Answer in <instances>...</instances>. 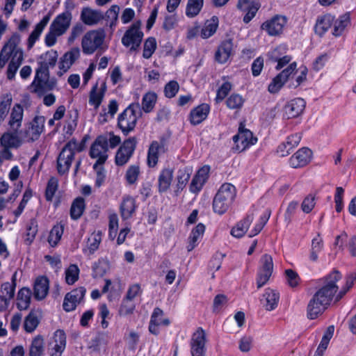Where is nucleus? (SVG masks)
Wrapping results in <instances>:
<instances>
[{"label":"nucleus","instance_id":"24","mask_svg":"<svg viewBox=\"0 0 356 356\" xmlns=\"http://www.w3.org/2000/svg\"><path fill=\"white\" fill-rule=\"evenodd\" d=\"M106 90V85L104 81L101 83L100 86L97 83L91 89L89 95V104L93 106L95 109H97L102 104Z\"/></svg>","mask_w":356,"mask_h":356},{"label":"nucleus","instance_id":"53","mask_svg":"<svg viewBox=\"0 0 356 356\" xmlns=\"http://www.w3.org/2000/svg\"><path fill=\"white\" fill-rule=\"evenodd\" d=\"M260 7L259 0H246V23L255 16Z\"/></svg>","mask_w":356,"mask_h":356},{"label":"nucleus","instance_id":"59","mask_svg":"<svg viewBox=\"0 0 356 356\" xmlns=\"http://www.w3.org/2000/svg\"><path fill=\"white\" fill-rule=\"evenodd\" d=\"M119 10L120 7L118 6L114 5L112 6L107 12L108 15V17L111 19L108 26L111 30H113L117 25Z\"/></svg>","mask_w":356,"mask_h":356},{"label":"nucleus","instance_id":"12","mask_svg":"<svg viewBox=\"0 0 356 356\" xmlns=\"http://www.w3.org/2000/svg\"><path fill=\"white\" fill-rule=\"evenodd\" d=\"M287 22L286 17L282 15H275L271 19L264 22L261 28L270 36H277L280 35Z\"/></svg>","mask_w":356,"mask_h":356},{"label":"nucleus","instance_id":"57","mask_svg":"<svg viewBox=\"0 0 356 356\" xmlns=\"http://www.w3.org/2000/svg\"><path fill=\"white\" fill-rule=\"evenodd\" d=\"M38 232V223L35 219H31L26 229V241L30 244L35 237V235Z\"/></svg>","mask_w":356,"mask_h":356},{"label":"nucleus","instance_id":"46","mask_svg":"<svg viewBox=\"0 0 356 356\" xmlns=\"http://www.w3.org/2000/svg\"><path fill=\"white\" fill-rule=\"evenodd\" d=\"M17 273L15 272L12 277V282H5L1 286L0 298L13 299L15 295V280Z\"/></svg>","mask_w":356,"mask_h":356},{"label":"nucleus","instance_id":"21","mask_svg":"<svg viewBox=\"0 0 356 356\" xmlns=\"http://www.w3.org/2000/svg\"><path fill=\"white\" fill-rule=\"evenodd\" d=\"M312 152L307 147L298 149L289 159V165L293 168H302L311 161Z\"/></svg>","mask_w":356,"mask_h":356},{"label":"nucleus","instance_id":"36","mask_svg":"<svg viewBox=\"0 0 356 356\" xmlns=\"http://www.w3.org/2000/svg\"><path fill=\"white\" fill-rule=\"evenodd\" d=\"M24 110L21 105L15 104L11 111L9 120V126L14 131L21 127L23 118Z\"/></svg>","mask_w":356,"mask_h":356},{"label":"nucleus","instance_id":"26","mask_svg":"<svg viewBox=\"0 0 356 356\" xmlns=\"http://www.w3.org/2000/svg\"><path fill=\"white\" fill-rule=\"evenodd\" d=\"M301 138L302 136L300 134H295L289 136L286 142L282 143L278 146L277 153L280 156L289 155L291 151L299 145Z\"/></svg>","mask_w":356,"mask_h":356},{"label":"nucleus","instance_id":"39","mask_svg":"<svg viewBox=\"0 0 356 356\" xmlns=\"http://www.w3.org/2000/svg\"><path fill=\"white\" fill-rule=\"evenodd\" d=\"M157 98L156 92L152 91L146 92L143 95L141 102V109L145 113H151L155 107Z\"/></svg>","mask_w":356,"mask_h":356},{"label":"nucleus","instance_id":"38","mask_svg":"<svg viewBox=\"0 0 356 356\" xmlns=\"http://www.w3.org/2000/svg\"><path fill=\"white\" fill-rule=\"evenodd\" d=\"M334 17L330 14L325 15L318 19L315 25L316 33L319 35H323L332 25Z\"/></svg>","mask_w":356,"mask_h":356},{"label":"nucleus","instance_id":"16","mask_svg":"<svg viewBox=\"0 0 356 356\" xmlns=\"http://www.w3.org/2000/svg\"><path fill=\"white\" fill-rule=\"evenodd\" d=\"M44 118L42 116L35 117L29 124L24 132V140L26 141H34L38 139L44 130Z\"/></svg>","mask_w":356,"mask_h":356},{"label":"nucleus","instance_id":"25","mask_svg":"<svg viewBox=\"0 0 356 356\" xmlns=\"http://www.w3.org/2000/svg\"><path fill=\"white\" fill-rule=\"evenodd\" d=\"M49 283L47 277L43 275L38 276L35 279L33 285L35 298L38 300L44 299L49 292Z\"/></svg>","mask_w":356,"mask_h":356},{"label":"nucleus","instance_id":"58","mask_svg":"<svg viewBox=\"0 0 356 356\" xmlns=\"http://www.w3.org/2000/svg\"><path fill=\"white\" fill-rule=\"evenodd\" d=\"M228 299L223 294L217 295L213 300V311L215 313L220 312L227 304Z\"/></svg>","mask_w":356,"mask_h":356},{"label":"nucleus","instance_id":"40","mask_svg":"<svg viewBox=\"0 0 356 356\" xmlns=\"http://www.w3.org/2000/svg\"><path fill=\"white\" fill-rule=\"evenodd\" d=\"M218 26V19L217 17L213 16L205 22L201 30V37L204 39L210 38L216 32Z\"/></svg>","mask_w":356,"mask_h":356},{"label":"nucleus","instance_id":"7","mask_svg":"<svg viewBox=\"0 0 356 356\" xmlns=\"http://www.w3.org/2000/svg\"><path fill=\"white\" fill-rule=\"evenodd\" d=\"M138 103L131 104L118 116V126L124 134H127L136 127L138 118L141 115Z\"/></svg>","mask_w":356,"mask_h":356},{"label":"nucleus","instance_id":"29","mask_svg":"<svg viewBox=\"0 0 356 356\" xmlns=\"http://www.w3.org/2000/svg\"><path fill=\"white\" fill-rule=\"evenodd\" d=\"M103 19V15L100 11L93 10L90 8H84L81 13V19L89 26L97 24Z\"/></svg>","mask_w":356,"mask_h":356},{"label":"nucleus","instance_id":"62","mask_svg":"<svg viewBox=\"0 0 356 356\" xmlns=\"http://www.w3.org/2000/svg\"><path fill=\"white\" fill-rule=\"evenodd\" d=\"M84 29L85 28L82 24H75L71 29L70 34L67 39V42L70 44L74 42V41L82 34V33L84 31Z\"/></svg>","mask_w":356,"mask_h":356},{"label":"nucleus","instance_id":"33","mask_svg":"<svg viewBox=\"0 0 356 356\" xmlns=\"http://www.w3.org/2000/svg\"><path fill=\"white\" fill-rule=\"evenodd\" d=\"M209 111V106L207 104H202L193 108L190 113L191 124L197 125L201 123L207 118Z\"/></svg>","mask_w":356,"mask_h":356},{"label":"nucleus","instance_id":"11","mask_svg":"<svg viewBox=\"0 0 356 356\" xmlns=\"http://www.w3.org/2000/svg\"><path fill=\"white\" fill-rule=\"evenodd\" d=\"M273 271V258L269 254H264L261 259V266L257 277V289L261 288L270 280Z\"/></svg>","mask_w":356,"mask_h":356},{"label":"nucleus","instance_id":"8","mask_svg":"<svg viewBox=\"0 0 356 356\" xmlns=\"http://www.w3.org/2000/svg\"><path fill=\"white\" fill-rule=\"evenodd\" d=\"M81 149V145L74 140L69 141L64 146L57 160L58 170L60 175H63L69 170L74 154Z\"/></svg>","mask_w":356,"mask_h":356},{"label":"nucleus","instance_id":"63","mask_svg":"<svg viewBox=\"0 0 356 356\" xmlns=\"http://www.w3.org/2000/svg\"><path fill=\"white\" fill-rule=\"evenodd\" d=\"M285 275L288 284L291 287H296L299 284L300 277L296 272L291 269L285 270Z\"/></svg>","mask_w":356,"mask_h":356},{"label":"nucleus","instance_id":"54","mask_svg":"<svg viewBox=\"0 0 356 356\" xmlns=\"http://www.w3.org/2000/svg\"><path fill=\"white\" fill-rule=\"evenodd\" d=\"M63 234V227L60 225H55L51 230L48 241L51 246H56Z\"/></svg>","mask_w":356,"mask_h":356},{"label":"nucleus","instance_id":"1","mask_svg":"<svg viewBox=\"0 0 356 356\" xmlns=\"http://www.w3.org/2000/svg\"><path fill=\"white\" fill-rule=\"evenodd\" d=\"M21 36L17 33L12 34L0 51V68L3 69L9 61L7 69V78L12 80L22 64L24 52L19 46Z\"/></svg>","mask_w":356,"mask_h":356},{"label":"nucleus","instance_id":"47","mask_svg":"<svg viewBox=\"0 0 356 356\" xmlns=\"http://www.w3.org/2000/svg\"><path fill=\"white\" fill-rule=\"evenodd\" d=\"M80 270L76 264H71L65 270V281L69 285L74 284L79 277Z\"/></svg>","mask_w":356,"mask_h":356},{"label":"nucleus","instance_id":"6","mask_svg":"<svg viewBox=\"0 0 356 356\" xmlns=\"http://www.w3.org/2000/svg\"><path fill=\"white\" fill-rule=\"evenodd\" d=\"M341 277L339 272L333 271L326 277L324 286L318 289L314 296L328 307L338 290L336 283Z\"/></svg>","mask_w":356,"mask_h":356},{"label":"nucleus","instance_id":"64","mask_svg":"<svg viewBox=\"0 0 356 356\" xmlns=\"http://www.w3.org/2000/svg\"><path fill=\"white\" fill-rule=\"evenodd\" d=\"M243 104V97L238 95H232L227 100V106L232 109L241 108Z\"/></svg>","mask_w":356,"mask_h":356},{"label":"nucleus","instance_id":"49","mask_svg":"<svg viewBox=\"0 0 356 356\" xmlns=\"http://www.w3.org/2000/svg\"><path fill=\"white\" fill-rule=\"evenodd\" d=\"M85 209L84 200L82 197H77L72 203L70 215L72 219L76 220L79 218Z\"/></svg>","mask_w":356,"mask_h":356},{"label":"nucleus","instance_id":"44","mask_svg":"<svg viewBox=\"0 0 356 356\" xmlns=\"http://www.w3.org/2000/svg\"><path fill=\"white\" fill-rule=\"evenodd\" d=\"M44 350V339L41 336L33 339L29 347V356H42Z\"/></svg>","mask_w":356,"mask_h":356},{"label":"nucleus","instance_id":"55","mask_svg":"<svg viewBox=\"0 0 356 356\" xmlns=\"http://www.w3.org/2000/svg\"><path fill=\"white\" fill-rule=\"evenodd\" d=\"M136 305L134 301L124 298L120 307L118 314L120 316H127L132 314L135 310Z\"/></svg>","mask_w":356,"mask_h":356},{"label":"nucleus","instance_id":"52","mask_svg":"<svg viewBox=\"0 0 356 356\" xmlns=\"http://www.w3.org/2000/svg\"><path fill=\"white\" fill-rule=\"evenodd\" d=\"M39 322L37 314L33 312H30L24 319V328L25 331L29 333L33 332L38 326Z\"/></svg>","mask_w":356,"mask_h":356},{"label":"nucleus","instance_id":"17","mask_svg":"<svg viewBox=\"0 0 356 356\" xmlns=\"http://www.w3.org/2000/svg\"><path fill=\"white\" fill-rule=\"evenodd\" d=\"M85 294L86 289L83 287H79L67 293L63 301V309L67 312L74 310Z\"/></svg>","mask_w":356,"mask_h":356},{"label":"nucleus","instance_id":"41","mask_svg":"<svg viewBox=\"0 0 356 356\" xmlns=\"http://www.w3.org/2000/svg\"><path fill=\"white\" fill-rule=\"evenodd\" d=\"M31 292L29 288L21 289L17 293V306L19 310H25L30 305Z\"/></svg>","mask_w":356,"mask_h":356},{"label":"nucleus","instance_id":"10","mask_svg":"<svg viewBox=\"0 0 356 356\" xmlns=\"http://www.w3.org/2000/svg\"><path fill=\"white\" fill-rule=\"evenodd\" d=\"M55 86V83L49 79V72L36 70L35 79L31 86L32 91L39 95L51 90Z\"/></svg>","mask_w":356,"mask_h":356},{"label":"nucleus","instance_id":"18","mask_svg":"<svg viewBox=\"0 0 356 356\" xmlns=\"http://www.w3.org/2000/svg\"><path fill=\"white\" fill-rule=\"evenodd\" d=\"M66 346V336L63 331L55 332L49 344V350L51 356H61Z\"/></svg>","mask_w":356,"mask_h":356},{"label":"nucleus","instance_id":"20","mask_svg":"<svg viewBox=\"0 0 356 356\" xmlns=\"http://www.w3.org/2000/svg\"><path fill=\"white\" fill-rule=\"evenodd\" d=\"M271 214V211L270 210H266L262 216H260L257 222L254 225L252 229H250V225L253 221L254 217L253 213L251 215H248L246 217V232L249 231L248 236L253 237L258 234L264 228V225L268 221L270 216Z\"/></svg>","mask_w":356,"mask_h":356},{"label":"nucleus","instance_id":"19","mask_svg":"<svg viewBox=\"0 0 356 356\" xmlns=\"http://www.w3.org/2000/svg\"><path fill=\"white\" fill-rule=\"evenodd\" d=\"M169 325L170 321L164 316L163 310L158 307L155 308L151 316L149 331L154 335H158L160 332V326H168Z\"/></svg>","mask_w":356,"mask_h":356},{"label":"nucleus","instance_id":"27","mask_svg":"<svg viewBox=\"0 0 356 356\" xmlns=\"http://www.w3.org/2000/svg\"><path fill=\"white\" fill-rule=\"evenodd\" d=\"M327 308V305L320 301L318 298L313 296L307 305V317L309 319H316L321 315Z\"/></svg>","mask_w":356,"mask_h":356},{"label":"nucleus","instance_id":"34","mask_svg":"<svg viewBox=\"0 0 356 356\" xmlns=\"http://www.w3.org/2000/svg\"><path fill=\"white\" fill-rule=\"evenodd\" d=\"M102 232L97 231L92 232L88 237L86 245L83 248V252L87 255H91L99 248L102 241Z\"/></svg>","mask_w":356,"mask_h":356},{"label":"nucleus","instance_id":"31","mask_svg":"<svg viewBox=\"0 0 356 356\" xmlns=\"http://www.w3.org/2000/svg\"><path fill=\"white\" fill-rule=\"evenodd\" d=\"M58 58V53L53 49L47 51L40 57V67L37 69L38 71L49 72V67H54L56 65Z\"/></svg>","mask_w":356,"mask_h":356},{"label":"nucleus","instance_id":"45","mask_svg":"<svg viewBox=\"0 0 356 356\" xmlns=\"http://www.w3.org/2000/svg\"><path fill=\"white\" fill-rule=\"evenodd\" d=\"M204 5V0H188L186 8V15L190 18L197 16L201 11Z\"/></svg>","mask_w":356,"mask_h":356},{"label":"nucleus","instance_id":"5","mask_svg":"<svg viewBox=\"0 0 356 356\" xmlns=\"http://www.w3.org/2000/svg\"><path fill=\"white\" fill-rule=\"evenodd\" d=\"M106 33L103 29H96L88 31L81 40V47L83 54H92L95 51L103 49Z\"/></svg>","mask_w":356,"mask_h":356},{"label":"nucleus","instance_id":"15","mask_svg":"<svg viewBox=\"0 0 356 356\" xmlns=\"http://www.w3.org/2000/svg\"><path fill=\"white\" fill-rule=\"evenodd\" d=\"M1 145L3 147L2 156L6 159L12 158V153L10 148H17L21 145V140L16 132H6L3 134L0 138Z\"/></svg>","mask_w":356,"mask_h":356},{"label":"nucleus","instance_id":"3","mask_svg":"<svg viewBox=\"0 0 356 356\" xmlns=\"http://www.w3.org/2000/svg\"><path fill=\"white\" fill-rule=\"evenodd\" d=\"M108 152L106 136H98L90 148V158L96 160L93 168L99 178L105 176L103 165L108 159Z\"/></svg>","mask_w":356,"mask_h":356},{"label":"nucleus","instance_id":"28","mask_svg":"<svg viewBox=\"0 0 356 356\" xmlns=\"http://www.w3.org/2000/svg\"><path fill=\"white\" fill-rule=\"evenodd\" d=\"M137 205L134 198L125 197L120 204V210L122 220L131 218L136 212Z\"/></svg>","mask_w":356,"mask_h":356},{"label":"nucleus","instance_id":"56","mask_svg":"<svg viewBox=\"0 0 356 356\" xmlns=\"http://www.w3.org/2000/svg\"><path fill=\"white\" fill-rule=\"evenodd\" d=\"M156 48V42L154 38H147L144 43L143 56L149 58Z\"/></svg>","mask_w":356,"mask_h":356},{"label":"nucleus","instance_id":"14","mask_svg":"<svg viewBox=\"0 0 356 356\" xmlns=\"http://www.w3.org/2000/svg\"><path fill=\"white\" fill-rule=\"evenodd\" d=\"M206 333L202 327H198L193 333L191 341L192 356H204L205 353Z\"/></svg>","mask_w":356,"mask_h":356},{"label":"nucleus","instance_id":"42","mask_svg":"<svg viewBox=\"0 0 356 356\" xmlns=\"http://www.w3.org/2000/svg\"><path fill=\"white\" fill-rule=\"evenodd\" d=\"M333 35L335 36L341 35L346 27L350 24V14L346 13L341 15L337 19L334 20Z\"/></svg>","mask_w":356,"mask_h":356},{"label":"nucleus","instance_id":"61","mask_svg":"<svg viewBox=\"0 0 356 356\" xmlns=\"http://www.w3.org/2000/svg\"><path fill=\"white\" fill-rule=\"evenodd\" d=\"M316 204L314 195L309 194L302 201L301 204V209L305 213H310L314 208Z\"/></svg>","mask_w":356,"mask_h":356},{"label":"nucleus","instance_id":"32","mask_svg":"<svg viewBox=\"0 0 356 356\" xmlns=\"http://www.w3.org/2000/svg\"><path fill=\"white\" fill-rule=\"evenodd\" d=\"M233 44L230 40L224 41L218 47L215 54L216 60L221 64L225 63L232 54Z\"/></svg>","mask_w":356,"mask_h":356},{"label":"nucleus","instance_id":"2","mask_svg":"<svg viewBox=\"0 0 356 356\" xmlns=\"http://www.w3.org/2000/svg\"><path fill=\"white\" fill-rule=\"evenodd\" d=\"M72 19V15L70 11L63 12L54 19L44 38V42L47 47L54 46L56 43L57 38L67 31Z\"/></svg>","mask_w":356,"mask_h":356},{"label":"nucleus","instance_id":"4","mask_svg":"<svg viewBox=\"0 0 356 356\" xmlns=\"http://www.w3.org/2000/svg\"><path fill=\"white\" fill-rule=\"evenodd\" d=\"M236 196V188L229 183L222 184L213 200V210L219 215L224 214L229 208Z\"/></svg>","mask_w":356,"mask_h":356},{"label":"nucleus","instance_id":"30","mask_svg":"<svg viewBox=\"0 0 356 356\" xmlns=\"http://www.w3.org/2000/svg\"><path fill=\"white\" fill-rule=\"evenodd\" d=\"M205 225L203 223L197 224L191 232L188 238L187 250L191 252L197 245L205 232Z\"/></svg>","mask_w":356,"mask_h":356},{"label":"nucleus","instance_id":"43","mask_svg":"<svg viewBox=\"0 0 356 356\" xmlns=\"http://www.w3.org/2000/svg\"><path fill=\"white\" fill-rule=\"evenodd\" d=\"M234 145L232 147L236 152H241L245 149V126L241 122L238 127V134L233 136Z\"/></svg>","mask_w":356,"mask_h":356},{"label":"nucleus","instance_id":"51","mask_svg":"<svg viewBox=\"0 0 356 356\" xmlns=\"http://www.w3.org/2000/svg\"><path fill=\"white\" fill-rule=\"evenodd\" d=\"M118 109V105L115 100H111L109 102L108 105V111L103 110V113H101L99 117V120L102 123L108 120L109 118H113L114 115L117 113Z\"/></svg>","mask_w":356,"mask_h":356},{"label":"nucleus","instance_id":"13","mask_svg":"<svg viewBox=\"0 0 356 356\" xmlns=\"http://www.w3.org/2000/svg\"><path fill=\"white\" fill-rule=\"evenodd\" d=\"M136 145V140L135 138H129L123 143L115 155L117 165H122L127 163L134 152Z\"/></svg>","mask_w":356,"mask_h":356},{"label":"nucleus","instance_id":"37","mask_svg":"<svg viewBox=\"0 0 356 356\" xmlns=\"http://www.w3.org/2000/svg\"><path fill=\"white\" fill-rule=\"evenodd\" d=\"M163 150V145L157 141H153L148 149L147 164L149 167H154L159 159V155Z\"/></svg>","mask_w":356,"mask_h":356},{"label":"nucleus","instance_id":"23","mask_svg":"<svg viewBox=\"0 0 356 356\" xmlns=\"http://www.w3.org/2000/svg\"><path fill=\"white\" fill-rule=\"evenodd\" d=\"M305 102L302 98H296L291 100L284 107L285 115L288 118H294L299 116L305 108Z\"/></svg>","mask_w":356,"mask_h":356},{"label":"nucleus","instance_id":"22","mask_svg":"<svg viewBox=\"0 0 356 356\" xmlns=\"http://www.w3.org/2000/svg\"><path fill=\"white\" fill-rule=\"evenodd\" d=\"M280 300V293L274 289L267 288L260 300L263 307L267 311H273L277 308Z\"/></svg>","mask_w":356,"mask_h":356},{"label":"nucleus","instance_id":"9","mask_svg":"<svg viewBox=\"0 0 356 356\" xmlns=\"http://www.w3.org/2000/svg\"><path fill=\"white\" fill-rule=\"evenodd\" d=\"M141 25L140 20L136 21L128 28L122 38V44L126 47H129L131 51L136 50L141 44L144 35L141 31Z\"/></svg>","mask_w":356,"mask_h":356},{"label":"nucleus","instance_id":"50","mask_svg":"<svg viewBox=\"0 0 356 356\" xmlns=\"http://www.w3.org/2000/svg\"><path fill=\"white\" fill-rule=\"evenodd\" d=\"M12 103L10 94L5 95L0 102V124L4 121L10 111Z\"/></svg>","mask_w":356,"mask_h":356},{"label":"nucleus","instance_id":"48","mask_svg":"<svg viewBox=\"0 0 356 356\" xmlns=\"http://www.w3.org/2000/svg\"><path fill=\"white\" fill-rule=\"evenodd\" d=\"M323 247V241L319 234L313 238L312 241V248L309 254V259L315 262L318 260V254L321 251Z\"/></svg>","mask_w":356,"mask_h":356},{"label":"nucleus","instance_id":"35","mask_svg":"<svg viewBox=\"0 0 356 356\" xmlns=\"http://www.w3.org/2000/svg\"><path fill=\"white\" fill-rule=\"evenodd\" d=\"M79 51L78 49H74L66 52L60 58V60L59 62V69L63 71L62 72H60V76L71 67V66L79 58Z\"/></svg>","mask_w":356,"mask_h":356},{"label":"nucleus","instance_id":"60","mask_svg":"<svg viewBox=\"0 0 356 356\" xmlns=\"http://www.w3.org/2000/svg\"><path fill=\"white\" fill-rule=\"evenodd\" d=\"M179 86L175 81H170L168 82L164 88L165 96L168 98L174 97L178 92Z\"/></svg>","mask_w":356,"mask_h":356}]
</instances>
